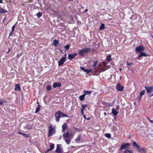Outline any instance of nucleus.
<instances>
[{"mask_svg": "<svg viewBox=\"0 0 153 153\" xmlns=\"http://www.w3.org/2000/svg\"><path fill=\"white\" fill-rule=\"evenodd\" d=\"M146 149L143 148L140 149V151L139 152H140L141 153H146Z\"/></svg>", "mask_w": 153, "mask_h": 153, "instance_id": "5701e85b", "label": "nucleus"}, {"mask_svg": "<svg viewBox=\"0 0 153 153\" xmlns=\"http://www.w3.org/2000/svg\"><path fill=\"white\" fill-rule=\"evenodd\" d=\"M114 119L115 120V119H116L117 118V117H114Z\"/></svg>", "mask_w": 153, "mask_h": 153, "instance_id": "e2e57ef3", "label": "nucleus"}, {"mask_svg": "<svg viewBox=\"0 0 153 153\" xmlns=\"http://www.w3.org/2000/svg\"><path fill=\"white\" fill-rule=\"evenodd\" d=\"M37 103L39 105V102H37Z\"/></svg>", "mask_w": 153, "mask_h": 153, "instance_id": "69168bd1", "label": "nucleus"}, {"mask_svg": "<svg viewBox=\"0 0 153 153\" xmlns=\"http://www.w3.org/2000/svg\"><path fill=\"white\" fill-rule=\"evenodd\" d=\"M67 57H63L61 58V59L58 62V65L60 66L63 65L64 63L66 61V59Z\"/></svg>", "mask_w": 153, "mask_h": 153, "instance_id": "1a4fd4ad", "label": "nucleus"}, {"mask_svg": "<svg viewBox=\"0 0 153 153\" xmlns=\"http://www.w3.org/2000/svg\"><path fill=\"white\" fill-rule=\"evenodd\" d=\"M2 3V0H0V3Z\"/></svg>", "mask_w": 153, "mask_h": 153, "instance_id": "052dcab7", "label": "nucleus"}, {"mask_svg": "<svg viewBox=\"0 0 153 153\" xmlns=\"http://www.w3.org/2000/svg\"><path fill=\"white\" fill-rule=\"evenodd\" d=\"M112 113L115 116H116L118 114L117 111L114 108H112L111 109Z\"/></svg>", "mask_w": 153, "mask_h": 153, "instance_id": "2eb2a0df", "label": "nucleus"}, {"mask_svg": "<svg viewBox=\"0 0 153 153\" xmlns=\"http://www.w3.org/2000/svg\"><path fill=\"white\" fill-rule=\"evenodd\" d=\"M77 54L76 53L70 54L68 56V58L69 59L72 60L77 55Z\"/></svg>", "mask_w": 153, "mask_h": 153, "instance_id": "f8f14e48", "label": "nucleus"}, {"mask_svg": "<svg viewBox=\"0 0 153 153\" xmlns=\"http://www.w3.org/2000/svg\"><path fill=\"white\" fill-rule=\"evenodd\" d=\"M145 49V47L143 45H140L137 47L135 49V51L137 52H141Z\"/></svg>", "mask_w": 153, "mask_h": 153, "instance_id": "423d86ee", "label": "nucleus"}, {"mask_svg": "<svg viewBox=\"0 0 153 153\" xmlns=\"http://www.w3.org/2000/svg\"><path fill=\"white\" fill-rule=\"evenodd\" d=\"M120 109V106L119 105H117L116 107V110L117 111L119 110Z\"/></svg>", "mask_w": 153, "mask_h": 153, "instance_id": "a19ab883", "label": "nucleus"}, {"mask_svg": "<svg viewBox=\"0 0 153 153\" xmlns=\"http://www.w3.org/2000/svg\"><path fill=\"white\" fill-rule=\"evenodd\" d=\"M10 51V49L9 51L7 52V54Z\"/></svg>", "mask_w": 153, "mask_h": 153, "instance_id": "603ef678", "label": "nucleus"}, {"mask_svg": "<svg viewBox=\"0 0 153 153\" xmlns=\"http://www.w3.org/2000/svg\"><path fill=\"white\" fill-rule=\"evenodd\" d=\"M65 57H66V54L65 55Z\"/></svg>", "mask_w": 153, "mask_h": 153, "instance_id": "0e129e2a", "label": "nucleus"}, {"mask_svg": "<svg viewBox=\"0 0 153 153\" xmlns=\"http://www.w3.org/2000/svg\"><path fill=\"white\" fill-rule=\"evenodd\" d=\"M149 120L150 123H153V120H151L150 119H149Z\"/></svg>", "mask_w": 153, "mask_h": 153, "instance_id": "09e8293b", "label": "nucleus"}, {"mask_svg": "<svg viewBox=\"0 0 153 153\" xmlns=\"http://www.w3.org/2000/svg\"><path fill=\"white\" fill-rule=\"evenodd\" d=\"M87 106V105L82 104L81 105V109L84 110L85 107Z\"/></svg>", "mask_w": 153, "mask_h": 153, "instance_id": "c85d7f7f", "label": "nucleus"}, {"mask_svg": "<svg viewBox=\"0 0 153 153\" xmlns=\"http://www.w3.org/2000/svg\"><path fill=\"white\" fill-rule=\"evenodd\" d=\"M132 64V63L131 62L128 63V62H127V65H128V66H130Z\"/></svg>", "mask_w": 153, "mask_h": 153, "instance_id": "a18cd8bd", "label": "nucleus"}, {"mask_svg": "<svg viewBox=\"0 0 153 153\" xmlns=\"http://www.w3.org/2000/svg\"><path fill=\"white\" fill-rule=\"evenodd\" d=\"M61 146L60 144L57 145L56 149L55 150V152L57 153H62L63 152L62 149L61 148Z\"/></svg>", "mask_w": 153, "mask_h": 153, "instance_id": "6e6552de", "label": "nucleus"}, {"mask_svg": "<svg viewBox=\"0 0 153 153\" xmlns=\"http://www.w3.org/2000/svg\"><path fill=\"white\" fill-rule=\"evenodd\" d=\"M83 110L81 109V113L83 115Z\"/></svg>", "mask_w": 153, "mask_h": 153, "instance_id": "de8ad7c7", "label": "nucleus"}, {"mask_svg": "<svg viewBox=\"0 0 153 153\" xmlns=\"http://www.w3.org/2000/svg\"><path fill=\"white\" fill-rule=\"evenodd\" d=\"M38 18L42 16V14L40 12H39L36 14Z\"/></svg>", "mask_w": 153, "mask_h": 153, "instance_id": "e433bc0d", "label": "nucleus"}, {"mask_svg": "<svg viewBox=\"0 0 153 153\" xmlns=\"http://www.w3.org/2000/svg\"><path fill=\"white\" fill-rule=\"evenodd\" d=\"M61 86V84L60 83L55 82L53 83V87L54 88H56L58 87H59Z\"/></svg>", "mask_w": 153, "mask_h": 153, "instance_id": "4468645a", "label": "nucleus"}, {"mask_svg": "<svg viewBox=\"0 0 153 153\" xmlns=\"http://www.w3.org/2000/svg\"><path fill=\"white\" fill-rule=\"evenodd\" d=\"M73 133L72 131L70 133V131H67L63 134V139L68 145L70 143L71 140L73 138Z\"/></svg>", "mask_w": 153, "mask_h": 153, "instance_id": "f257e3e1", "label": "nucleus"}, {"mask_svg": "<svg viewBox=\"0 0 153 153\" xmlns=\"http://www.w3.org/2000/svg\"><path fill=\"white\" fill-rule=\"evenodd\" d=\"M58 43L59 42L58 40H54L53 41V44L55 46H57Z\"/></svg>", "mask_w": 153, "mask_h": 153, "instance_id": "393cba45", "label": "nucleus"}, {"mask_svg": "<svg viewBox=\"0 0 153 153\" xmlns=\"http://www.w3.org/2000/svg\"><path fill=\"white\" fill-rule=\"evenodd\" d=\"M124 153H133V152L132 150L130 149H129L125 150L124 151Z\"/></svg>", "mask_w": 153, "mask_h": 153, "instance_id": "f3484780", "label": "nucleus"}, {"mask_svg": "<svg viewBox=\"0 0 153 153\" xmlns=\"http://www.w3.org/2000/svg\"><path fill=\"white\" fill-rule=\"evenodd\" d=\"M23 136L25 137H29V135H27V134H23Z\"/></svg>", "mask_w": 153, "mask_h": 153, "instance_id": "37998d69", "label": "nucleus"}, {"mask_svg": "<svg viewBox=\"0 0 153 153\" xmlns=\"http://www.w3.org/2000/svg\"><path fill=\"white\" fill-rule=\"evenodd\" d=\"M19 55H19V54L17 55V58H19L20 57Z\"/></svg>", "mask_w": 153, "mask_h": 153, "instance_id": "bf43d9fd", "label": "nucleus"}, {"mask_svg": "<svg viewBox=\"0 0 153 153\" xmlns=\"http://www.w3.org/2000/svg\"><path fill=\"white\" fill-rule=\"evenodd\" d=\"M105 136L106 137L108 138H109L111 137V135L109 133H107L105 134Z\"/></svg>", "mask_w": 153, "mask_h": 153, "instance_id": "473e14b6", "label": "nucleus"}, {"mask_svg": "<svg viewBox=\"0 0 153 153\" xmlns=\"http://www.w3.org/2000/svg\"><path fill=\"white\" fill-rule=\"evenodd\" d=\"M51 86L50 85H48L47 87V90L48 91H50L51 90Z\"/></svg>", "mask_w": 153, "mask_h": 153, "instance_id": "f704fd0d", "label": "nucleus"}, {"mask_svg": "<svg viewBox=\"0 0 153 153\" xmlns=\"http://www.w3.org/2000/svg\"><path fill=\"white\" fill-rule=\"evenodd\" d=\"M149 96L150 97H151L152 96H153V94H149Z\"/></svg>", "mask_w": 153, "mask_h": 153, "instance_id": "8fccbe9b", "label": "nucleus"}, {"mask_svg": "<svg viewBox=\"0 0 153 153\" xmlns=\"http://www.w3.org/2000/svg\"><path fill=\"white\" fill-rule=\"evenodd\" d=\"M60 112V111L57 112L55 114V120L57 122H59V121L60 117H61V114Z\"/></svg>", "mask_w": 153, "mask_h": 153, "instance_id": "39448f33", "label": "nucleus"}, {"mask_svg": "<svg viewBox=\"0 0 153 153\" xmlns=\"http://www.w3.org/2000/svg\"><path fill=\"white\" fill-rule=\"evenodd\" d=\"M141 57H140V55L138 57H137V59H139Z\"/></svg>", "mask_w": 153, "mask_h": 153, "instance_id": "6e6d98bb", "label": "nucleus"}, {"mask_svg": "<svg viewBox=\"0 0 153 153\" xmlns=\"http://www.w3.org/2000/svg\"><path fill=\"white\" fill-rule=\"evenodd\" d=\"M88 11V9H86L85 10V11H84V12H85V13H86V12H87Z\"/></svg>", "mask_w": 153, "mask_h": 153, "instance_id": "3c124183", "label": "nucleus"}, {"mask_svg": "<svg viewBox=\"0 0 153 153\" xmlns=\"http://www.w3.org/2000/svg\"><path fill=\"white\" fill-rule=\"evenodd\" d=\"M135 147H136L137 149H138L139 151H140V148L138 145H137Z\"/></svg>", "mask_w": 153, "mask_h": 153, "instance_id": "79ce46f5", "label": "nucleus"}, {"mask_svg": "<svg viewBox=\"0 0 153 153\" xmlns=\"http://www.w3.org/2000/svg\"><path fill=\"white\" fill-rule=\"evenodd\" d=\"M41 106L39 105H38V107L36 108V110L35 111L36 113H37L39 111L40 108H41Z\"/></svg>", "mask_w": 153, "mask_h": 153, "instance_id": "bb28decb", "label": "nucleus"}, {"mask_svg": "<svg viewBox=\"0 0 153 153\" xmlns=\"http://www.w3.org/2000/svg\"><path fill=\"white\" fill-rule=\"evenodd\" d=\"M103 64L104 65H106V63L105 62H103Z\"/></svg>", "mask_w": 153, "mask_h": 153, "instance_id": "680f3d73", "label": "nucleus"}, {"mask_svg": "<svg viewBox=\"0 0 153 153\" xmlns=\"http://www.w3.org/2000/svg\"><path fill=\"white\" fill-rule=\"evenodd\" d=\"M6 12H7V11L4 10V9L2 8L0 9V13H5Z\"/></svg>", "mask_w": 153, "mask_h": 153, "instance_id": "7c9ffc66", "label": "nucleus"}, {"mask_svg": "<svg viewBox=\"0 0 153 153\" xmlns=\"http://www.w3.org/2000/svg\"><path fill=\"white\" fill-rule=\"evenodd\" d=\"M130 144L128 143H123L120 147V150H122L123 149H129L128 147Z\"/></svg>", "mask_w": 153, "mask_h": 153, "instance_id": "20e7f679", "label": "nucleus"}, {"mask_svg": "<svg viewBox=\"0 0 153 153\" xmlns=\"http://www.w3.org/2000/svg\"><path fill=\"white\" fill-rule=\"evenodd\" d=\"M141 57H140V55L138 57H137V59H139Z\"/></svg>", "mask_w": 153, "mask_h": 153, "instance_id": "4d7b16f0", "label": "nucleus"}, {"mask_svg": "<svg viewBox=\"0 0 153 153\" xmlns=\"http://www.w3.org/2000/svg\"><path fill=\"white\" fill-rule=\"evenodd\" d=\"M54 147V144L53 143H51L50 146V149L47 150L45 152V153H48L49 151H52Z\"/></svg>", "mask_w": 153, "mask_h": 153, "instance_id": "ddd939ff", "label": "nucleus"}, {"mask_svg": "<svg viewBox=\"0 0 153 153\" xmlns=\"http://www.w3.org/2000/svg\"><path fill=\"white\" fill-rule=\"evenodd\" d=\"M15 90L19 91L20 90V85L19 84L16 85H15Z\"/></svg>", "mask_w": 153, "mask_h": 153, "instance_id": "a211bd4d", "label": "nucleus"}, {"mask_svg": "<svg viewBox=\"0 0 153 153\" xmlns=\"http://www.w3.org/2000/svg\"><path fill=\"white\" fill-rule=\"evenodd\" d=\"M78 128H75V130L76 131H77L78 130Z\"/></svg>", "mask_w": 153, "mask_h": 153, "instance_id": "864d4df0", "label": "nucleus"}, {"mask_svg": "<svg viewBox=\"0 0 153 153\" xmlns=\"http://www.w3.org/2000/svg\"><path fill=\"white\" fill-rule=\"evenodd\" d=\"M62 132H64L66 130H68V126L66 123H64L62 126Z\"/></svg>", "mask_w": 153, "mask_h": 153, "instance_id": "9b49d317", "label": "nucleus"}, {"mask_svg": "<svg viewBox=\"0 0 153 153\" xmlns=\"http://www.w3.org/2000/svg\"><path fill=\"white\" fill-rule=\"evenodd\" d=\"M120 71H121V70H122V69H121V68H120Z\"/></svg>", "mask_w": 153, "mask_h": 153, "instance_id": "338daca9", "label": "nucleus"}, {"mask_svg": "<svg viewBox=\"0 0 153 153\" xmlns=\"http://www.w3.org/2000/svg\"><path fill=\"white\" fill-rule=\"evenodd\" d=\"M116 88L118 91H123L124 88V86L121 85L119 82L117 83V84Z\"/></svg>", "mask_w": 153, "mask_h": 153, "instance_id": "0eeeda50", "label": "nucleus"}, {"mask_svg": "<svg viewBox=\"0 0 153 153\" xmlns=\"http://www.w3.org/2000/svg\"><path fill=\"white\" fill-rule=\"evenodd\" d=\"M133 146H136L137 145V144L136 143V142H135L134 141L133 142Z\"/></svg>", "mask_w": 153, "mask_h": 153, "instance_id": "ea45409f", "label": "nucleus"}, {"mask_svg": "<svg viewBox=\"0 0 153 153\" xmlns=\"http://www.w3.org/2000/svg\"><path fill=\"white\" fill-rule=\"evenodd\" d=\"M111 55H108L106 58V59L108 62L111 61L112 60V59L111 58Z\"/></svg>", "mask_w": 153, "mask_h": 153, "instance_id": "aec40b11", "label": "nucleus"}, {"mask_svg": "<svg viewBox=\"0 0 153 153\" xmlns=\"http://www.w3.org/2000/svg\"><path fill=\"white\" fill-rule=\"evenodd\" d=\"M18 133H19V134H21V135H23V134H23V133H22L20 131H19L18 132Z\"/></svg>", "mask_w": 153, "mask_h": 153, "instance_id": "49530a36", "label": "nucleus"}, {"mask_svg": "<svg viewBox=\"0 0 153 153\" xmlns=\"http://www.w3.org/2000/svg\"><path fill=\"white\" fill-rule=\"evenodd\" d=\"M81 139V137L80 136H78V137L75 140L77 142L79 141Z\"/></svg>", "mask_w": 153, "mask_h": 153, "instance_id": "4c0bfd02", "label": "nucleus"}, {"mask_svg": "<svg viewBox=\"0 0 153 153\" xmlns=\"http://www.w3.org/2000/svg\"><path fill=\"white\" fill-rule=\"evenodd\" d=\"M145 93V90H143L142 91H141L140 94V97H141V96L142 95H144Z\"/></svg>", "mask_w": 153, "mask_h": 153, "instance_id": "cd10ccee", "label": "nucleus"}, {"mask_svg": "<svg viewBox=\"0 0 153 153\" xmlns=\"http://www.w3.org/2000/svg\"><path fill=\"white\" fill-rule=\"evenodd\" d=\"M80 69L81 70L83 71H84V72H87V69H85L84 67H80Z\"/></svg>", "mask_w": 153, "mask_h": 153, "instance_id": "c9c22d12", "label": "nucleus"}, {"mask_svg": "<svg viewBox=\"0 0 153 153\" xmlns=\"http://www.w3.org/2000/svg\"><path fill=\"white\" fill-rule=\"evenodd\" d=\"M104 114L105 115V116H106V115H107L106 113V112H105L104 113Z\"/></svg>", "mask_w": 153, "mask_h": 153, "instance_id": "13d9d810", "label": "nucleus"}, {"mask_svg": "<svg viewBox=\"0 0 153 153\" xmlns=\"http://www.w3.org/2000/svg\"><path fill=\"white\" fill-rule=\"evenodd\" d=\"M91 52L90 48H85L79 50L78 51V53L80 56H83L85 53H87Z\"/></svg>", "mask_w": 153, "mask_h": 153, "instance_id": "f03ea898", "label": "nucleus"}, {"mask_svg": "<svg viewBox=\"0 0 153 153\" xmlns=\"http://www.w3.org/2000/svg\"><path fill=\"white\" fill-rule=\"evenodd\" d=\"M121 78H122V77H121V76H120V79H121Z\"/></svg>", "mask_w": 153, "mask_h": 153, "instance_id": "774afa93", "label": "nucleus"}, {"mask_svg": "<svg viewBox=\"0 0 153 153\" xmlns=\"http://www.w3.org/2000/svg\"><path fill=\"white\" fill-rule=\"evenodd\" d=\"M16 24L15 25H13L12 27V28L11 30V32H10L9 34V36H12L14 31V29L15 28V25H16Z\"/></svg>", "mask_w": 153, "mask_h": 153, "instance_id": "dca6fc26", "label": "nucleus"}, {"mask_svg": "<svg viewBox=\"0 0 153 153\" xmlns=\"http://www.w3.org/2000/svg\"><path fill=\"white\" fill-rule=\"evenodd\" d=\"M60 113L61 114V117H68V116L67 115H66V114H65L64 113L62 112L61 111H60Z\"/></svg>", "mask_w": 153, "mask_h": 153, "instance_id": "412c9836", "label": "nucleus"}, {"mask_svg": "<svg viewBox=\"0 0 153 153\" xmlns=\"http://www.w3.org/2000/svg\"><path fill=\"white\" fill-rule=\"evenodd\" d=\"M105 25L103 23H102L100 27V29L101 30H103L105 28Z\"/></svg>", "mask_w": 153, "mask_h": 153, "instance_id": "b1692460", "label": "nucleus"}, {"mask_svg": "<svg viewBox=\"0 0 153 153\" xmlns=\"http://www.w3.org/2000/svg\"><path fill=\"white\" fill-rule=\"evenodd\" d=\"M91 72H92L91 70V69H89V70L87 69V72H86L87 73V74H88L89 73Z\"/></svg>", "mask_w": 153, "mask_h": 153, "instance_id": "58836bf2", "label": "nucleus"}, {"mask_svg": "<svg viewBox=\"0 0 153 153\" xmlns=\"http://www.w3.org/2000/svg\"><path fill=\"white\" fill-rule=\"evenodd\" d=\"M70 47V45L69 44L67 45L64 47V48L66 50L68 51Z\"/></svg>", "mask_w": 153, "mask_h": 153, "instance_id": "2f4dec72", "label": "nucleus"}, {"mask_svg": "<svg viewBox=\"0 0 153 153\" xmlns=\"http://www.w3.org/2000/svg\"><path fill=\"white\" fill-rule=\"evenodd\" d=\"M98 63V62L97 61L95 62L94 63V64L93 65V67L94 69L96 68V67Z\"/></svg>", "mask_w": 153, "mask_h": 153, "instance_id": "72a5a7b5", "label": "nucleus"}, {"mask_svg": "<svg viewBox=\"0 0 153 153\" xmlns=\"http://www.w3.org/2000/svg\"><path fill=\"white\" fill-rule=\"evenodd\" d=\"M59 51L60 52V53H63V51H62V50H60Z\"/></svg>", "mask_w": 153, "mask_h": 153, "instance_id": "5fc2aeb1", "label": "nucleus"}, {"mask_svg": "<svg viewBox=\"0 0 153 153\" xmlns=\"http://www.w3.org/2000/svg\"><path fill=\"white\" fill-rule=\"evenodd\" d=\"M85 94H83L81 96H80L79 97V100L81 101L85 99Z\"/></svg>", "mask_w": 153, "mask_h": 153, "instance_id": "6ab92c4d", "label": "nucleus"}, {"mask_svg": "<svg viewBox=\"0 0 153 153\" xmlns=\"http://www.w3.org/2000/svg\"><path fill=\"white\" fill-rule=\"evenodd\" d=\"M92 92V91H85L84 92V94L90 95Z\"/></svg>", "mask_w": 153, "mask_h": 153, "instance_id": "a878e982", "label": "nucleus"}, {"mask_svg": "<svg viewBox=\"0 0 153 153\" xmlns=\"http://www.w3.org/2000/svg\"><path fill=\"white\" fill-rule=\"evenodd\" d=\"M145 88L146 90V92L148 93H151L153 91V87L149 86H145Z\"/></svg>", "mask_w": 153, "mask_h": 153, "instance_id": "9d476101", "label": "nucleus"}, {"mask_svg": "<svg viewBox=\"0 0 153 153\" xmlns=\"http://www.w3.org/2000/svg\"><path fill=\"white\" fill-rule=\"evenodd\" d=\"M148 56V54L147 53H145L143 52H141L140 53V57L142 56Z\"/></svg>", "mask_w": 153, "mask_h": 153, "instance_id": "4be33fe9", "label": "nucleus"}, {"mask_svg": "<svg viewBox=\"0 0 153 153\" xmlns=\"http://www.w3.org/2000/svg\"><path fill=\"white\" fill-rule=\"evenodd\" d=\"M83 117H84V118L85 119H87L88 120L90 119V118H89V117L88 118H87V117H86L85 116V115H84V114H83Z\"/></svg>", "mask_w": 153, "mask_h": 153, "instance_id": "c03bdc74", "label": "nucleus"}, {"mask_svg": "<svg viewBox=\"0 0 153 153\" xmlns=\"http://www.w3.org/2000/svg\"><path fill=\"white\" fill-rule=\"evenodd\" d=\"M49 131L48 133V136L50 137L55 133V130H54V128L53 127L52 125H51L49 126Z\"/></svg>", "mask_w": 153, "mask_h": 153, "instance_id": "7ed1b4c3", "label": "nucleus"}, {"mask_svg": "<svg viewBox=\"0 0 153 153\" xmlns=\"http://www.w3.org/2000/svg\"><path fill=\"white\" fill-rule=\"evenodd\" d=\"M6 102V101L5 100H0V105H3V104Z\"/></svg>", "mask_w": 153, "mask_h": 153, "instance_id": "c756f323", "label": "nucleus"}]
</instances>
